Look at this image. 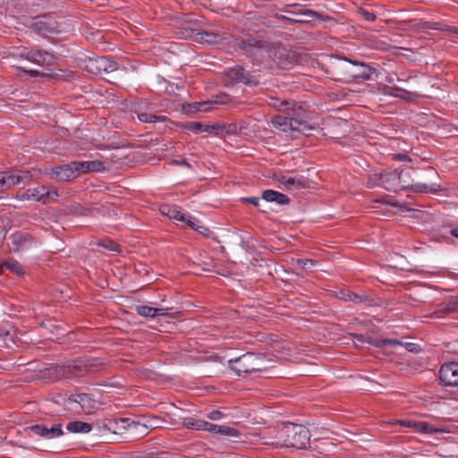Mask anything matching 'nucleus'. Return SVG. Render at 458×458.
Instances as JSON below:
<instances>
[{"label": "nucleus", "instance_id": "1", "mask_svg": "<svg viewBox=\"0 0 458 458\" xmlns=\"http://www.w3.org/2000/svg\"><path fill=\"white\" fill-rule=\"evenodd\" d=\"M278 112L271 123L275 128L286 133H307L313 129L305 120V111L301 106L291 102H280Z\"/></svg>", "mask_w": 458, "mask_h": 458}, {"label": "nucleus", "instance_id": "2", "mask_svg": "<svg viewBox=\"0 0 458 458\" xmlns=\"http://www.w3.org/2000/svg\"><path fill=\"white\" fill-rule=\"evenodd\" d=\"M375 182H369V186L379 185L385 188L386 190L394 192H396L407 187L411 189L413 191L421 193H436L442 190L441 185L436 182L430 184L416 182L414 184L407 186L403 183L402 174L397 170L375 174Z\"/></svg>", "mask_w": 458, "mask_h": 458}, {"label": "nucleus", "instance_id": "3", "mask_svg": "<svg viewBox=\"0 0 458 458\" xmlns=\"http://www.w3.org/2000/svg\"><path fill=\"white\" fill-rule=\"evenodd\" d=\"M310 430L303 425L284 423L278 430V439L287 447L304 448L310 441Z\"/></svg>", "mask_w": 458, "mask_h": 458}, {"label": "nucleus", "instance_id": "4", "mask_svg": "<svg viewBox=\"0 0 458 458\" xmlns=\"http://www.w3.org/2000/svg\"><path fill=\"white\" fill-rule=\"evenodd\" d=\"M267 360L263 354L246 352L241 357L230 360L229 365L232 370L238 375L265 370Z\"/></svg>", "mask_w": 458, "mask_h": 458}, {"label": "nucleus", "instance_id": "5", "mask_svg": "<svg viewBox=\"0 0 458 458\" xmlns=\"http://www.w3.org/2000/svg\"><path fill=\"white\" fill-rule=\"evenodd\" d=\"M95 365V360L90 359H78L69 364L58 367V373L65 378L82 377Z\"/></svg>", "mask_w": 458, "mask_h": 458}, {"label": "nucleus", "instance_id": "6", "mask_svg": "<svg viewBox=\"0 0 458 458\" xmlns=\"http://www.w3.org/2000/svg\"><path fill=\"white\" fill-rule=\"evenodd\" d=\"M85 69L92 74L102 75L117 71L119 65L105 56H95L85 61Z\"/></svg>", "mask_w": 458, "mask_h": 458}, {"label": "nucleus", "instance_id": "7", "mask_svg": "<svg viewBox=\"0 0 458 458\" xmlns=\"http://www.w3.org/2000/svg\"><path fill=\"white\" fill-rule=\"evenodd\" d=\"M57 196L58 194L55 190L52 191L46 185H38L35 188L28 189L21 193H18L16 199L20 200H33L46 203L48 199H55Z\"/></svg>", "mask_w": 458, "mask_h": 458}, {"label": "nucleus", "instance_id": "8", "mask_svg": "<svg viewBox=\"0 0 458 458\" xmlns=\"http://www.w3.org/2000/svg\"><path fill=\"white\" fill-rule=\"evenodd\" d=\"M69 408L76 413H92L96 402L88 394H72L67 401Z\"/></svg>", "mask_w": 458, "mask_h": 458}, {"label": "nucleus", "instance_id": "9", "mask_svg": "<svg viewBox=\"0 0 458 458\" xmlns=\"http://www.w3.org/2000/svg\"><path fill=\"white\" fill-rule=\"evenodd\" d=\"M18 55L38 66H51L55 61V56L51 53L40 49L24 48L19 52Z\"/></svg>", "mask_w": 458, "mask_h": 458}, {"label": "nucleus", "instance_id": "10", "mask_svg": "<svg viewBox=\"0 0 458 458\" xmlns=\"http://www.w3.org/2000/svg\"><path fill=\"white\" fill-rule=\"evenodd\" d=\"M30 179L28 171H9L0 173V191H5Z\"/></svg>", "mask_w": 458, "mask_h": 458}, {"label": "nucleus", "instance_id": "11", "mask_svg": "<svg viewBox=\"0 0 458 458\" xmlns=\"http://www.w3.org/2000/svg\"><path fill=\"white\" fill-rule=\"evenodd\" d=\"M191 427L198 430L210 431L228 437H238L240 436L239 431L234 428L216 425L204 420L196 421Z\"/></svg>", "mask_w": 458, "mask_h": 458}, {"label": "nucleus", "instance_id": "12", "mask_svg": "<svg viewBox=\"0 0 458 458\" xmlns=\"http://www.w3.org/2000/svg\"><path fill=\"white\" fill-rule=\"evenodd\" d=\"M439 378L445 386H458V362H449L442 365Z\"/></svg>", "mask_w": 458, "mask_h": 458}, {"label": "nucleus", "instance_id": "13", "mask_svg": "<svg viewBox=\"0 0 458 458\" xmlns=\"http://www.w3.org/2000/svg\"><path fill=\"white\" fill-rule=\"evenodd\" d=\"M30 429L35 435L45 439H54L63 435V429L60 424H54L51 427L37 424L31 426Z\"/></svg>", "mask_w": 458, "mask_h": 458}, {"label": "nucleus", "instance_id": "14", "mask_svg": "<svg viewBox=\"0 0 458 458\" xmlns=\"http://www.w3.org/2000/svg\"><path fill=\"white\" fill-rule=\"evenodd\" d=\"M399 425L412 428L417 432L433 435L438 432H445L444 429L436 428L430 423H428L426 421H414V420H400L396 421Z\"/></svg>", "mask_w": 458, "mask_h": 458}, {"label": "nucleus", "instance_id": "15", "mask_svg": "<svg viewBox=\"0 0 458 458\" xmlns=\"http://www.w3.org/2000/svg\"><path fill=\"white\" fill-rule=\"evenodd\" d=\"M9 240V249L13 252L22 251L33 245V241L30 239V237L22 233L12 234Z\"/></svg>", "mask_w": 458, "mask_h": 458}, {"label": "nucleus", "instance_id": "16", "mask_svg": "<svg viewBox=\"0 0 458 458\" xmlns=\"http://www.w3.org/2000/svg\"><path fill=\"white\" fill-rule=\"evenodd\" d=\"M51 174L58 181H70L78 176L77 171L73 168V162L53 168Z\"/></svg>", "mask_w": 458, "mask_h": 458}, {"label": "nucleus", "instance_id": "17", "mask_svg": "<svg viewBox=\"0 0 458 458\" xmlns=\"http://www.w3.org/2000/svg\"><path fill=\"white\" fill-rule=\"evenodd\" d=\"M73 168L77 171V174L88 172H101L105 166L100 161H81L73 162Z\"/></svg>", "mask_w": 458, "mask_h": 458}, {"label": "nucleus", "instance_id": "18", "mask_svg": "<svg viewBox=\"0 0 458 458\" xmlns=\"http://www.w3.org/2000/svg\"><path fill=\"white\" fill-rule=\"evenodd\" d=\"M136 310L139 315L149 318L166 316L169 310L168 309L153 308L147 305H140Z\"/></svg>", "mask_w": 458, "mask_h": 458}, {"label": "nucleus", "instance_id": "19", "mask_svg": "<svg viewBox=\"0 0 458 458\" xmlns=\"http://www.w3.org/2000/svg\"><path fill=\"white\" fill-rule=\"evenodd\" d=\"M262 199L267 202H275L279 205H285L289 203V198L281 192L273 191V190H266L262 193Z\"/></svg>", "mask_w": 458, "mask_h": 458}, {"label": "nucleus", "instance_id": "20", "mask_svg": "<svg viewBox=\"0 0 458 458\" xmlns=\"http://www.w3.org/2000/svg\"><path fill=\"white\" fill-rule=\"evenodd\" d=\"M369 343L377 347H382V348H385L387 346H390V347L405 346V348L411 352H412L414 350L413 346L415 345L414 344H411V343L403 344L402 342H400L398 340L387 339V338L377 339V340H375L373 342H369Z\"/></svg>", "mask_w": 458, "mask_h": 458}, {"label": "nucleus", "instance_id": "21", "mask_svg": "<svg viewBox=\"0 0 458 458\" xmlns=\"http://www.w3.org/2000/svg\"><path fill=\"white\" fill-rule=\"evenodd\" d=\"M183 128L192 133L197 134L200 132L212 133L215 131L216 126L199 122H189L183 125Z\"/></svg>", "mask_w": 458, "mask_h": 458}, {"label": "nucleus", "instance_id": "22", "mask_svg": "<svg viewBox=\"0 0 458 458\" xmlns=\"http://www.w3.org/2000/svg\"><path fill=\"white\" fill-rule=\"evenodd\" d=\"M232 77L239 81H242L247 85L255 86L259 84V80L250 73H245L242 68H236L233 71V75Z\"/></svg>", "mask_w": 458, "mask_h": 458}, {"label": "nucleus", "instance_id": "23", "mask_svg": "<svg viewBox=\"0 0 458 458\" xmlns=\"http://www.w3.org/2000/svg\"><path fill=\"white\" fill-rule=\"evenodd\" d=\"M159 210L162 215L171 219L180 221L182 217V211L176 206L162 205Z\"/></svg>", "mask_w": 458, "mask_h": 458}, {"label": "nucleus", "instance_id": "24", "mask_svg": "<svg viewBox=\"0 0 458 458\" xmlns=\"http://www.w3.org/2000/svg\"><path fill=\"white\" fill-rule=\"evenodd\" d=\"M66 428L73 433H89L91 431L92 426L83 421H72L68 423Z\"/></svg>", "mask_w": 458, "mask_h": 458}, {"label": "nucleus", "instance_id": "25", "mask_svg": "<svg viewBox=\"0 0 458 458\" xmlns=\"http://www.w3.org/2000/svg\"><path fill=\"white\" fill-rule=\"evenodd\" d=\"M180 221L199 232H200V229H205L202 225H199V221L198 219L188 213L182 212V217L180 219Z\"/></svg>", "mask_w": 458, "mask_h": 458}, {"label": "nucleus", "instance_id": "26", "mask_svg": "<svg viewBox=\"0 0 458 458\" xmlns=\"http://www.w3.org/2000/svg\"><path fill=\"white\" fill-rule=\"evenodd\" d=\"M137 117L141 123H156L157 122H162L164 120V117L157 116L153 114H148L147 112H140L137 113Z\"/></svg>", "mask_w": 458, "mask_h": 458}, {"label": "nucleus", "instance_id": "27", "mask_svg": "<svg viewBox=\"0 0 458 458\" xmlns=\"http://www.w3.org/2000/svg\"><path fill=\"white\" fill-rule=\"evenodd\" d=\"M279 181L288 190H294L301 185V182L299 179L293 177L282 176Z\"/></svg>", "mask_w": 458, "mask_h": 458}, {"label": "nucleus", "instance_id": "28", "mask_svg": "<svg viewBox=\"0 0 458 458\" xmlns=\"http://www.w3.org/2000/svg\"><path fill=\"white\" fill-rule=\"evenodd\" d=\"M6 269L13 271L18 276H21L23 274V270L20 264L15 260H7L4 262L3 265Z\"/></svg>", "mask_w": 458, "mask_h": 458}, {"label": "nucleus", "instance_id": "29", "mask_svg": "<svg viewBox=\"0 0 458 458\" xmlns=\"http://www.w3.org/2000/svg\"><path fill=\"white\" fill-rule=\"evenodd\" d=\"M394 90L395 91V93L394 94L395 97L405 99V100L411 99V96L409 91H406L402 89H394Z\"/></svg>", "mask_w": 458, "mask_h": 458}, {"label": "nucleus", "instance_id": "30", "mask_svg": "<svg viewBox=\"0 0 458 458\" xmlns=\"http://www.w3.org/2000/svg\"><path fill=\"white\" fill-rule=\"evenodd\" d=\"M296 264L301 268H307L309 266H314L316 261L313 259H297Z\"/></svg>", "mask_w": 458, "mask_h": 458}, {"label": "nucleus", "instance_id": "31", "mask_svg": "<svg viewBox=\"0 0 458 458\" xmlns=\"http://www.w3.org/2000/svg\"><path fill=\"white\" fill-rule=\"evenodd\" d=\"M207 417L211 420H218L223 417V412L219 410H214L210 411Z\"/></svg>", "mask_w": 458, "mask_h": 458}, {"label": "nucleus", "instance_id": "32", "mask_svg": "<svg viewBox=\"0 0 458 458\" xmlns=\"http://www.w3.org/2000/svg\"><path fill=\"white\" fill-rule=\"evenodd\" d=\"M0 336L4 339V342H6L8 339H10V340L13 339L10 332L4 328H0ZM5 344L8 348L11 347L7 343H5Z\"/></svg>", "mask_w": 458, "mask_h": 458}, {"label": "nucleus", "instance_id": "33", "mask_svg": "<svg viewBox=\"0 0 458 458\" xmlns=\"http://www.w3.org/2000/svg\"><path fill=\"white\" fill-rule=\"evenodd\" d=\"M394 159H395V160H398V161H403V162L410 161V160H411V158L409 157V156H408V155H406V154H401V153H399V154H395V155H394Z\"/></svg>", "mask_w": 458, "mask_h": 458}, {"label": "nucleus", "instance_id": "34", "mask_svg": "<svg viewBox=\"0 0 458 458\" xmlns=\"http://www.w3.org/2000/svg\"><path fill=\"white\" fill-rule=\"evenodd\" d=\"M245 200L250 202V204H252L255 207H259V204L260 201L259 197H248L245 199Z\"/></svg>", "mask_w": 458, "mask_h": 458}, {"label": "nucleus", "instance_id": "35", "mask_svg": "<svg viewBox=\"0 0 458 458\" xmlns=\"http://www.w3.org/2000/svg\"><path fill=\"white\" fill-rule=\"evenodd\" d=\"M364 17H365V19H366L367 21H375V19H376L375 14H374V13H369V12H365V13H364Z\"/></svg>", "mask_w": 458, "mask_h": 458}, {"label": "nucleus", "instance_id": "36", "mask_svg": "<svg viewBox=\"0 0 458 458\" xmlns=\"http://www.w3.org/2000/svg\"><path fill=\"white\" fill-rule=\"evenodd\" d=\"M450 309L452 310H458V298L453 300L451 302H450Z\"/></svg>", "mask_w": 458, "mask_h": 458}, {"label": "nucleus", "instance_id": "37", "mask_svg": "<svg viewBox=\"0 0 458 458\" xmlns=\"http://www.w3.org/2000/svg\"><path fill=\"white\" fill-rule=\"evenodd\" d=\"M18 70H21L23 71L24 72H27V73H30L33 76H37L39 72L36 70H26V69H23L21 67H17Z\"/></svg>", "mask_w": 458, "mask_h": 458}, {"label": "nucleus", "instance_id": "38", "mask_svg": "<svg viewBox=\"0 0 458 458\" xmlns=\"http://www.w3.org/2000/svg\"><path fill=\"white\" fill-rule=\"evenodd\" d=\"M364 70L365 71L362 72L361 77L364 79H368L369 77V68L364 66Z\"/></svg>", "mask_w": 458, "mask_h": 458}, {"label": "nucleus", "instance_id": "39", "mask_svg": "<svg viewBox=\"0 0 458 458\" xmlns=\"http://www.w3.org/2000/svg\"><path fill=\"white\" fill-rule=\"evenodd\" d=\"M450 234L454 237H456L458 238V227H455V228H453L451 231H450Z\"/></svg>", "mask_w": 458, "mask_h": 458}, {"label": "nucleus", "instance_id": "40", "mask_svg": "<svg viewBox=\"0 0 458 458\" xmlns=\"http://www.w3.org/2000/svg\"><path fill=\"white\" fill-rule=\"evenodd\" d=\"M353 298H358L356 294H347L346 296L343 297L345 301H351Z\"/></svg>", "mask_w": 458, "mask_h": 458}, {"label": "nucleus", "instance_id": "41", "mask_svg": "<svg viewBox=\"0 0 458 458\" xmlns=\"http://www.w3.org/2000/svg\"><path fill=\"white\" fill-rule=\"evenodd\" d=\"M176 164L181 165H189V164L186 160L176 161Z\"/></svg>", "mask_w": 458, "mask_h": 458}, {"label": "nucleus", "instance_id": "42", "mask_svg": "<svg viewBox=\"0 0 458 458\" xmlns=\"http://www.w3.org/2000/svg\"><path fill=\"white\" fill-rule=\"evenodd\" d=\"M280 100L274 101L271 105L278 110Z\"/></svg>", "mask_w": 458, "mask_h": 458}, {"label": "nucleus", "instance_id": "43", "mask_svg": "<svg viewBox=\"0 0 458 458\" xmlns=\"http://www.w3.org/2000/svg\"><path fill=\"white\" fill-rule=\"evenodd\" d=\"M379 203H382V205L386 208L389 207V206H393V204H389L387 202H385V201H378Z\"/></svg>", "mask_w": 458, "mask_h": 458}, {"label": "nucleus", "instance_id": "44", "mask_svg": "<svg viewBox=\"0 0 458 458\" xmlns=\"http://www.w3.org/2000/svg\"><path fill=\"white\" fill-rule=\"evenodd\" d=\"M196 105H197V106H208V103H204V102H203V103H197Z\"/></svg>", "mask_w": 458, "mask_h": 458}, {"label": "nucleus", "instance_id": "45", "mask_svg": "<svg viewBox=\"0 0 458 458\" xmlns=\"http://www.w3.org/2000/svg\"><path fill=\"white\" fill-rule=\"evenodd\" d=\"M195 110H196V111H200L201 109H200V108H196ZM202 110L207 111V108H206V107H204Z\"/></svg>", "mask_w": 458, "mask_h": 458}, {"label": "nucleus", "instance_id": "46", "mask_svg": "<svg viewBox=\"0 0 458 458\" xmlns=\"http://www.w3.org/2000/svg\"><path fill=\"white\" fill-rule=\"evenodd\" d=\"M453 30H454V32L458 34V28H454Z\"/></svg>", "mask_w": 458, "mask_h": 458}, {"label": "nucleus", "instance_id": "47", "mask_svg": "<svg viewBox=\"0 0 458 458\" xmlns=\"http://www.w3.org/2000/svg\"><path fill=\"white\" fill-rule=\"evenodd\" d=\"M183 109L186 110V112H190V109H186V106H183Z\"/></svg>", "mask_w": 458, "mask_h": 458}]
</instances>
